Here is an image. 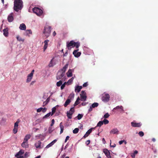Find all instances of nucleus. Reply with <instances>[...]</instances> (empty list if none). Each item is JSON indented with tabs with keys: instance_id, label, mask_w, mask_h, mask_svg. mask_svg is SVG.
<instances>
[{
	"instance_id": "1",
	"label": "nucleus",
	"mask_w": 158,
	"mask_h": 158,
	"mask_svg": "<svg viewBox=\"0 0 158 158\" xmlns=\"http://www.w3.org/2000/svg\"><path fill=\"white\" fill-rule=\"evenodd\" d=\"M23 6V2L22 0H15L14 9L15 11H19L22 8Z\"/></svg>"
},
{
	"instance_id": "2",
	"label": "nucleus",
	"mask_w": 158,
	"mask_h": 158,
	"mask_svg": "<svg viewBox=\"0 0 158 158\" xmlns=\"http://www.w3.org/2000/svg\"><path fill=\"white\" fill-rule=\"evenodd\" d=\"M80 45L79 42H75L73 40L67 43V47L68 49H71L72 47H75L77 48H78Z\"/></svg>"
},
{
	"instance_id": "3",
	"label": "nucleus",
	"mask_w": 158,
	"mask_h": 158,
	"mask_svg": "<svg viewBox=\"0 0 158 158\" xmlns=\"http://www.w3.org/2000/svg\"><path fill=\"white\" fill-rule=\"evenodd\" d=\"M51 27L49 26H46L45 27L43 33L47 37L49 36L51 32Z\"/></svg>"
},
{
	"instance_id": "4",
	"label": "nucleus",
	"mask_w": 158,
	"mask_h": 158,
	"mask_svg": "<svg viewBox=\"0 0 158 158\" xmlns=\"http://www.w3.org/2000/svg\"><path fill=\"white\" fill-rule=\"evenodd\" d=\"M33 12L38 16H40L43 13L42 10L38 7H35L32 9Z\"/></svg>"
},
{
	"instance_id": "5",
	"label": "nucleus",
	"mask_w": 158,
	"mask_h": 158,
	"mask_svg": "<svg viewBox=\"0 0 158 158\" xmlns=\"http://www.w3.org/2000/svg\"><path fill=\"white\" fill-rule=\"evenodd\" d=\"M74 112V107L71 108L70 110L68 111L67 113V116L69 119H71L72 118V115Z\"/></svg>"
},
{
	"instance_id": "6",
	"label": "nucleus",
	"mask_w": 158,
	"mask_h": 158,
	"mask_svg": "<svg viewBox=\"0 0 158 158\" xmlns=\"http://www.w3.org/2000/svg\"><path fill=\"white\" fill-rule=\"evenodd\" d=\"M20 120L18 119L17 121L15 123L13 132L14 134H16L18 131V124L19 123Z\"/></svg>"
},
{
	"instance_id": "7",
	"label": "nucleus",
	"mask_w": 158,
	"mask_h": 158,
	"mask_svg": "<svg viewBox=\"0 0 158 158\" xmlns=\"http://www.w3.org/2000/svg\"><path fill=\"white\" fill-rule=\"evenodd\" d=\"M65 73L64 72H62L61 71H59L57 73L56 76V79L60 80L65 75Z\"/></svg>"
},
{
	"instance_id": "8",
	"label": "nucleus",
	"mask_w": 158,
	"mask_h": 158,
	"mask_svg": "<svg viewBox=\"0 0 158 158\" xmlns=\"http://www.w3.org/2000/svg\"><path fill=\"white\" fill-rule=\"evenodd\" d=\"M79 50V49L75 50L73 52V54L74 55V56L76 57H78L81 55V52H78Z\"/></svg>"
},
{
	"instance_id": "9",
	"label": "nucleus",
	"mask_w": 158,
	"mask_h": 158,
	"mask_svg": "<svg viewBox=\"0 0 158 158\" xmlns=\"http://www.w3.org/2000/svg\"><path fill=\"white\" fill-rule=\"evenodd\" d=\"M103 152L108 158H111V156L110 154V152L106 148L104 149H103Z\"/></svg>"
},
{
	"instance_id": "10",
	"label": "nucleus",
	"mask_w": 158,
	"mask_h": 158,
	"mask_svg": "<svg viewBox=\"0 0 158 158\" xmlns=\"http://www.w3.org/2000/svg\"><path fill=\"white\" fill-rule=\"evenodd\" d=\"M110 134H118L119 133V131L118 129L116 128H115L112 129L110 132Z\"/></svg>"
},
{
	"instance_id": "11",
	"label": "nucleus",
	"mask_w": 158,
	"mask_h": 158,
	"mask_svg": "<svg viewBox=\"0 0 158 158\" xmlns=\"http://www.w3.org/2000/svg\"><path fill=\"white\" fill-rule=\"evenodd\" d=\"M81 99H86V94L84 91H82L80 94Z\"/></svg>"
},
{
	"instance_id": "12",
	"label": "nucleus",
	"mask_w": 158,
	"mask_h": 158,
	"mask_svg": "<svg viewBox=\"0 0 158 158\" xmlns=\"http://www.w3.org/2000/svg\"><path fill=\"white\" fill-rule=\"evenodd\" d=\"M131 126L134 127H139L141 126V124L140 123H136L134 122L131 123Z\"/></svg>"
},
{
	"instance_id": "13",
	"label": "nucleus",
	"mask_w": 158,
	"mask_h": 158,
	"mask_svg": "<svg viewBox=\"0 0 158 158\" xmlns=\"http://www.w3.org/2000/svg\"><path fill=\"white\" fill-rule=\"evenodd\" d=\"M110 96L109 94L105 92L102 94V99H110Z\"/></svg>"
},
{
	"instance_id": "14",
	"label": "nucleus",
	"mask_w": 158,
	"mask_h": 158,
	"mask_svg": "<svg viewBox=\"0 0 158 158\" xmlns=\"http://www.w3.org/2000/svg\"><path fill=\"white\" fill-rule=\"evenodd\" d=\"M116 109L119 110V111L121 112L124 111L123 108V106H117L116 107L114 108L112 110Z\"/></svg>"
},
{
	"instance_id": "15",
	"label": "nucleus",
	"mask_w": 158,
	"mask_h": 158,
	"mask_svg": "<svg viewBox=\"0 0 158 158\" xmlns=\"http://www.w3.org/2000/svg\"><path fill=\"white\" fill-rule=\"evenodd\" d=\"M49 42V40H45L44 42V52L45 50L47 48L48 46V43Z\"/></svg>"
},
{
	"instance_id": "16",
	"label": "nucleus",
	"mask_w": 158,
	"mask_h": 158,
	"mask_svg": "<svg viewBox=\"0 0 158 158\" xmlns=\"http://www.w3.org/2000/svg\"><path fill=\"white\" fill-rule=\"evenodd\" d=\"M13 13H11L8 17V20L9 22H12L14 20L13 17Z\"/></svg>"
},
{
	"instance_id": "17",
	"label": "nucleus",
	"mask_w": 158,
	"mask_h": 158,
	"mask_svg": "<svg viewBox=\"0 0 158 158\" xmlns=\"http://www.w3.org/2000/svg\"><path fill=\"white\" fill-rule=\"evenodd\" d=\"M8 28H6L3 30V35L6 37H7L8 35Z\"/></svg>"
},
{
	"instance_id": "18",
	"label": "nucleus",
	"mask_w": 158,
	"mask_h": 158,
	"mask_svg": "<svg viewBox=\"0 0 158 158\" xmlns=\"http://www.w3.org/2000/svg\"><path fill=\"white\" fill-rule=\"evenodd\" d=\"M57 141L56 139H54L50 143L48 144L46 146V148H48L49 147L52 146Z\"/></svg>"
},
{
	"instance_id": "19",
	"label": "nucleus",
	"mask_w": 158,
	"mask_h": 158,
	"mask_svg": "<svg viewBox=\"0 0 158 158\" xmlns=\"http://www.w3.org/2000/svg\"><path fill=\"white\" fill-rule=\"evenodd\" d=\"M41 142L40 141H38L36 142L35 143V147L37 148H41Z\"/></svg>"
},
{
	"instance_id": "20",
	"label": "nucleus",
	"mask_w": 158,
	"mask_h": 158,
	"mask_svg": "<svg viewBox=\"0 0 158 158\" xmlns=\"http://www.w3.org/2000/svg\"><path fill=\"white\" fill-rule=\"evenodd\" d=\"M23 148H27L28 147V142L23 141L21 144Z\"/></svg>"
},
{
	"instance_id": "21",
	"label": "nucleus",
	"mask_w": 158,
	"mask_h": 158,
	"mask_svg": "<svg viewBox=\"0 0 158 158\" xmlns=\"http://www.w3.org/2000/svg\"><path fill=\"white\" fill-rule=\"evenodd\" d=\"M24 153V151L23 150H21L20 151L17 153L15 156V157H17L19 156H22V155Z\"/></svg>"
},
{
	"instance_id": "22",
	"label": "nucleus",
	"mask_w": 158,
	"mask_h": 158,
	"mask_svg": "<svg viewBox=\"0 0 158 158\" xmlns=\"http://www.w3.org/2000/svg\"><path fill=\"white\" fill-rule=\"evenodd\" d=\"M26 26L24 23L21 24L19 27V29L21 30H24L26 29Z\"/></svg>"
},
{
	"instance_id": "23",
	"label": "nucleus",
	"mask_w": 158,
	"mask_h": 158,
	"mask_svg": "<svg viewBox=\"0 0 158 158\" xmlns=\"http://www.w3.org/2000/svg\"><path fill=\"white\" fill-rule=\"evenodd\" d=\"M31 137V135L29 134L26 135L23 141L27 142H28V140Z\"/></svg>"
},
{
	"instance_id": "24",
	"label": "nucleus",
	"mask_w": 158,
	"mask_h": 158,
	"mask_svg": "<svg viewBox=\"0 0 158 158\" xmlns=\"http://www.w3.org/2000/svg\"><path fill=\"white\" fill-rule=\"evenodd\" d=\"M68 64H66L65 66L63 67V68L61 69L60 71H61L62 72H64V73H65V72L66 71V69L68 68Z\"/></svg>"
},
{
	"instance_id": "25",
	"label": "nucleus",
	"mask_w": 158,
	"mask_h": 158,
	"mask_svg": "<svg viewBox=\"0 0 158 158\" xmlns=\"http://www.w3.org/2000/svg\"><path fill=\"white\" fill-rule=\"evenodd\" d=\"M58 106H59L57 105L52 108V112H51V116L53 114L55 113L56 108Z\"/></svg>"
},
{
	"instance_id": "26",
	"label": "nucleus",
	"mask_w": 158,
	"mask_h": 158,
	"mask_svg": "<svg viewBox=\"0 0 158 158\" xmlns=\"http://www.w3.org/2000/svg\"><path fill=\"white\" fill-rule=\"evenodd\" d=\"M33 76L29 74L27 76V79L26 80L27 82H30L31 81Z\"/></svg>"
},
{
	"instance_id": "27",
	"label": "nucleus",
	"mask_w": 158,
	"mask_h": 158,
	"mask_svg": "<svg viewBox=\"0 0 158 158\" xmlns=\"http://www.w3.org/2000/svg\"><path fill=\"white\" fill-rule=\"evenodd\" d=\"M67 76L68 77H70L72 76V73L71 69H70L66 73Z\"/></svg>"
},
{
	"instance_id": "28",
	"label": "nucleus",
	"mask_w": 158,
	"mask_h": 158,
	"mask_svg": "<svg viewBox=\"0 0 158 158\" xmlns=\"http://www.w3.org/2000/svg\"><path fill=\"white\" fill-rule=\"evenodd\" d=\"M60 134L62 133L63 132L64 127L62 125V122L60 123Z\"/></svg>"
},
{
	"instance_id": "29",
	"label": "nucleus",
	"mask_w": 158,
	"mask_h": 158,
	"mask_svg": "<svg viewBox=\"0 0 158 158\" xmlns=\"http://www.w3.org/2000/svg\"><path fill=\"white\" fill-rule=\"evenodd\" d=\"M17 40L20 42H23L24 41V39L20 37L19 35H17L16 37Z\"/></svg>"
},
{
	"instance_id": "30",
	"label": "nucleus",
	"mask_w": 158,
	"mask_h": 158,
	"mask_svg": "<svg viewBox=\"0 0 158 158\" xmlns=\"http://www.w3.org/2000/svg\"><path fill=\"white\" fill-rule=\"evenodd\" d=\"M138 151L135 150L133 153L131 154V156L132 158H135V156L136 154L138 153Z\"/></svg>"
},
{
	"instance_id": "31",
	"label": "nucleus",
	"mask_w": 158,
	"mask_h": 158,
	"mask_svg": "<svg viewBox=\"0 0 158 158\" xmlns=\"http://www.w3.org/2000/svg\"><path fill=\"white\" fill-rule=\"evenodd\" d=\"M70 99H67L64 104V106L65 107H66L70 103Z\"/></svg>"
},
{
	"instance_id": "32",
	"label": "nucleus",
	"mask_w": 158,
	"mask_h": 158,
	"mask_svg": "<svg viewBox=\"0 0 158 158\" xmlns=\"http://www.w3.org/2000/svg\"><path fill=\"white\" fill-rule=\"evenodd\" d=\"M98 105V103L97 102H94L92 104L91 106L93 108H94L97 107Z\"/></svg>"
},
{
	"instance_id": "33",
	"label": "nucleus",
	"mask_w": 158,
	"mask_h": 158,
	"mask_svg": "<svg viewBox=\"0 0 158 158\" xmlns=\"http://www.w3.org/2000/svg\"><path fill=\"white\" fill-rule=\"evenodd\" d=\"M50 115H51V112H50L49 113L47 114L46 115H44L43 117V118L44 119L45 118H47L48 117L50 116Z\"/></svg>"
},
{
	"instance_id": "34",
	"label": "nucleus",
	"mask_w": 158,
	"mask_h": 158,
	"mask_svg": "<svg viewBox=\"0 0 158 158\" xmlns=\"http://www.w3.org/2000/svg\"><path fill=\"white\" fill-rule=\"evenodd\" d=\"M54 129L52 127L50 126L49 127L48 129V132L49 133H51L53 131Z\"/></svg>"
},
{
	"instance_id": "35",
	"label": "nucleus",
	"mask_w": 158,
	"mask_h": 158,
	"mask_svg": "<svg viewBox=\"0 0 158 158\" xmlns=\"http://www.w3.org/2000/svg\"><path fill=\"white\" fill-rule=\"evenodd\" d=\"M79 131V128H76L73 131V133L74 134H77L78 132Z\"/></svg>"
},
{
	"instance_id": "36",
	"label": "nucleus",
	"mask_w": 158,
	"mask_h": 158,
	"mask_svg": "<svg viewBox=\"0 0 158 158\" xmlns=\"http://www.w3.org/2000/svg\"><path fill=\"white\" fill-rule=\"evenodd\" d=\"M62 84V81L61 80H60L56 83V85L57 86H60Z\"/></svg>"
},
{
	"instance_id": "37",
	"label": "nucleus",
	"mask_w": 158,
	"mask_h": 158,
	"mask_svg": "<svg viewBox=\"0 0 158 158\" xmlns=\"http://www.w3.org/2000/svg\"><path fill=\"white\" fill-rule=\"evenodd\" d=\"M83 116V114H78L77 117L78 120L80 119Z\"/></svg>"
},
{
	"instance_id": "38",
	"label": "nucleus",
	"mask_w": 158,
	"mask_h": 158,
	"mask_svg": "<svg viewBox=\"0 0 158 158\" xmlns=\"http://www.w3.org/2000/svg\"><path fill=\"white\" fill-rule=\"evenodd\" d=\"M103 124V122L102 121H99L97 124V127H101Z\"/></svg>"
},
{
	"instance_id": "39",
	"label": "nucleus",
	"mask_w": 158,
	"mask_h": 158,
	"mask_svg": "<svg viewBox=\"0 0 158 158\" xmlns=\"http://www.w3.org/2000/svg\"><path fill=\"white\" fill-rule=\"evenodd\" d=\"M74 94L73 93H71L70 94L69 97L68 99H72L74 98Z\"/></svg>"
},
{
	"instance_id": "40",
	"label": "nucleus",
	"mask_w": 158,
	"mask_h": 158,
	"mask_svg": "<svg viewBox=\"0 0 158 158\" xmlns=\"http://www.w3.org/2000/svg\"><path fill=\"white\" fill-rule=\"evenodd\" d=\"M102 122H103V124L104 123L105 124H107L109 123V121L106 119H104Z\"/></svg>"
},
{
	"instance_id": "41",
	"label": "nucleus",
	"mask_w": 158,
	"mask_h": 158,
	"mask_svg": "<svg viewBox=\"0 0 158 158\" xmlns=\"http://www.w3.org/2000/svg\"><path fill=\"white\" fill-rule=\"evenodd\" d=\"M49 67H52L53 66V59L51 60L50 62V63L48 65Z\"/></svg>"
},
{
	"instance_id": "42",
	"label": "nucleus",
	"mask_w": 158,
	"mask_h": 158,
	"mask_svg": "<svg viewBox=\"0 0 158 158\" xmlns=\"http://www.w3.org/2000/svg\"><path fill=\"white\" fill-rule=\"evenodd\" d=\"M73 79H74L73 77H72L71 79H70L67 82V83H68L69 84L71 83L72 82V81H73Z\"/></svg>"
},
{
	"instance_id": "43",
	"label": "nucleus",
	"mask_w": 158,
	"mask_h": 158,
	"mask_svg": "<svg viewBox=\"0 0 158 158\" xmlns=\"http://www.w3.org/2000/svg\"><path fill=\"white\" fill-rule=\"evenodd\" d=\"M93 128H91L89 130H88L87 132L86 133L87 134H88V135L91 132Z\"/></svg>"
},
{
	"instance_id": "44",
	"label": "nucleus",
	"mask_w": 158,
	"mask_h": 158,
	"mask_svg": "<svg viewBox=\"0 0 158 158\" xmlns=\"http://www.w3.org/2000/svg\"><path fill=\"white\" fill-rule=\"evenodd\" d=\"M110 116V115L108 114V113H106L103 116V118H107Z\"/></svg>"
},
{
	"instance_id": "45",
	"label": "nucleus",
	"mask_w": 158,
	"mask_h": 158,
	"mask_svg": "<svg viewBox=\"0 0 158 158\" xmlns=\"http://www.w3.org/2000/svg\"><path fill=\"white\" fill-rule=\"evenodd\" d=\"M80 90H81V89L79 88H78V86H77L76 87V88L75 89V91L76 92H79L80 91Z\"/></svg>"
},
{
	"instance_id": "46",
	"label": "nucleus",
	"mask_w": 158,
	"mask_h": 158,
	"mask_svg": "<svg viewBox=\"0 0 158 158\" xmlns=\"http://www.w3.org/2000/svg\"><path fill=\"white\" fill-rule=\"evenodd\" d=\"M138 134L140 135V136L141 137H142L144 135V133H143V131H139V132Z\"/></svg>"
},
{
	"instance_id": "47",
	"label": "nucleus",
	"mask_w": 158,
	"mask_h": 158,
	"mask_svg": "<svg viewBox=\"0 0 158 158\" xmlns=\"http://www.w3.org/2000/svg\"><path fill=\"white\" fill-rule=\"evenodd\" d=\"M49 99H46V100L43 103L44 106L45 105L47 104L49 102Z\"/></svg>"
},
{
	"instance_id": "48",
	"label": "nucleus",
	"mask_w": 158,
	"mask_h": 158,
	"mask_svg": "<svg viewBox=\"0 0 158 158\" xmlns=\"http://www.w3.org/2000/svg\"><path fill=\"white\" fill-rule=\"evenodd\" d=\"M66 83V82H65L63 84H62V85H61V89H63L64 88Z\"/></svg>"
},
{
	"instance_id": "49",
	"label": "nucleus",
	"mask_w": 158,
	"mask_h": 158,
	"mask_svg": "<svg viewBox=\"0 0 158 158\" xmlns=\"http://www.w3.org/2000/svg\"><path fill=\"white\" fill-rule=\"evenodd\" d=\"M42 109H43V108H42V107H40V108H39L37 110V112H40L42 110Z\"/></svg>"
},
{
	"instance_id": "50",
	"label": "nucleus",
	"mask_w": 158,
	"mask_h": 158,
	"mask_svg": "<svg viewBox=\"0 0 158 158\" xmlns=\"http://www.w3.org/2000/svg\"><path fill=\"white\" fill-rule=\"evenodd\" d=\"M26 32L27 34H32V32L31 30H26Z\"/></svg>"
},
{
	"instance_id": "51",
	"label": "nucleus",
	"mask_w": 158,
	"mask_h": 158,
	"mask_svg": "<svg viewBox=\"0 0 158 158\" xmlns=\"http://www.w3.org/2000/svg\"><path fill=\"white\" fill-rule=\"evenodd\" d=\"M80 100V99H77L76 101L74 104V106H76V105H78L79 104V101Z\"/></svg>"
},
{
	"instance_id": "52",
	"label": "nucleus",
	"mask_w": 158,
	"mask_h": 158,
	"mask_svg": "<svg viewBox=\"0 0 158 158\" xmlns=\"http://www.w3.org/2000/svg\"><path fill=\"white\" fill-rule=\"evenodd\" d=\"M51 122H52V123L50 125V126L52 127L54 125V122H55L54 120V119H52V120Z\"/></svg>"
},
{
	"instance_id": "53",
	"label": "nucleus",
	"mask_w": 158,
	"mask_h": 158,
	"mask_svg": "<svg viewBox=\"0 0 158 158\" xmlns=\"http://www.w3.org/2000/svg\"><path fill=\"white\" fill-rule=\"evenodd\" d=\"M88 85V84L87 82L83 84V87H86Z\"/></svg>"
},
{
	"instance_id": "54",
	"label": "nucleus",
	"mask_w": 158,
	"mask_h": 158,
	"mask_svg": "<svg viewBox=\"0 0 158 158\" xmlns=\"http://www.w3.org/2000/svg\"><path fill=\"white\" fill-rule=\"evenodd\" d=\"M69 137H70L69 136H66V139H65V141H64L65 143H66L67 142V140L69 139Z\"/></svg>"
},
{
	"instance_id": "55",
	"label": "nucleus",
	"mask_w": 158,
	"mask_h": 158,
	"mask_svg": "<svg viewBox=\"0 0 158 158\" xmlns=\"http://www.w3.org/2000/svg\"><path fill=\"white\" fill-rule=\"evenodd\" d=\"M92 107L91 106L89 109V110H88V111L89 112H91V111H92Z\"/></svg>"
},
{
	"instance_id": "56",
	"label": "nucleus",
	"mask_w": 158,
	"mask_h": 158,
	"mask_svg": "<svg viewBox=\"0 0 158 158\" xmlns=\"http://www.w3.org/2000/svg\"><path fill=\"white\" fill-rule=\"evenodd\" d=\"M34 72V70H33L31 71V72L29 74H30V75H32V76H33Z\"/></svg>"
},
{
	"instance_id": "57",
	"label": "nucleus",
	"mask_w": 158,
	"mask_h": 158,
	"mask_svg": "<svg viewBox=\"0 0 158 158\" xmlns=\"http://www.w3.org/2000/svg\"><path fill=\"white\" fill-rule=\"evenodd\" d=\"M124 141V140H122L120 141L119 142V144L120 145L122 144L123 143Z\"/></svg>"
},
{
	"instance_id": "58",
	"label": "nucleus",
	"mask_w": 158,
	"mask_h": 158,
	"mask_svg": "<svg viewBox=\"0 0 158 158\" xmlns=\"http://www.w3.org/2000/svg\"><path fill=\"white\" fill-rule=\"evenodd\" d=\"M89 135L88 134H87L86 133H85V134L84 135V136L83 137V138H85L88 136Z\"/></svg>"
},
{
	"instance_id": "59",
	"label": "nucleus",
	"mask_w": 158,
	"mask_h": 158,
	"mask_svg": "<svg viewBox=\"0 0 158 158\" xmlns=\"http://www.w3.org/2000/svg\"><path fill=\"white\" fill-rule=\"evenodd\" d=\"M102 101L104 102H106L108 101L109 99H102Z\"/></svg>"
},
{
	"instance_id": "60",
	"label": "nucleus",
	"mask_w": 158,
	"mask_h": 158,
	"mask_svg": "<svg viewBox=\"0 0 158 158\" xmlns=\"http://www.w3.org/2000/svg\"><path fill=\"white\" fill-rule=\"evenodd\" d=\"M46 108H43V109L42 110V111L43 112H45L46 111Z\"/></svg>"
},
{
	"instance_id": "61",
	"label": "nucleus",
	"mask_w": 158,
	"mask_h": 158,
	"mask_svg": "<svg viewBox=\"0 0 158 158\" xmlns=\"http://www.w3.org/2000/svg\"><path fill=\"white\" fill-rule=\"evenodd\" d=\"M90 143V141L89 140H88L86 142V143L87 145L89 144Z\"/></svg>"
},
{
	"instance_id": "62",
	"label": "nucleus",
	"mask_w": 158,
	"mask_h": 158,
	"mask_svg": "<svg viewBox=\"0 0 158 158\" xmlns=\"http://www.w3.org/2000/svg\"><path fill=\"white\" fill-rule=\"evenodd\" d=\"M35 81H32L30 83V85H32L34 84L35 82Z\"/></svg>"
},
{
	"instance_id": "63",
	"label": "nucleus",
	"mask_w": 158,
	"mask_h": 158,
	"mask_svg": "<svg viewBox=\"0 0 158 158\" xmlns=\"http://www.w3.org/2000/svg\"><path fill=\"white\" fill-rule=\"evenodd\" d=\"M68 54L67 51L66 52H65V53H64L63 54V56H66Z\"/></svg>"
},
{
	"instance_id": "64",
	"label": "nucleus",
	"mask_w": 158,
	"mask_h": 158,
	"mask_svg": "<svg viewBox=\"0 0 158 158\" xmlns=\"http://www.w3.org/2000/svg\"><path fill=\"white\" fill-rule=\"evenodd\" d=\"M17 158H23V156H19L17 157Z\"/></svg>"
}]
</instances>
